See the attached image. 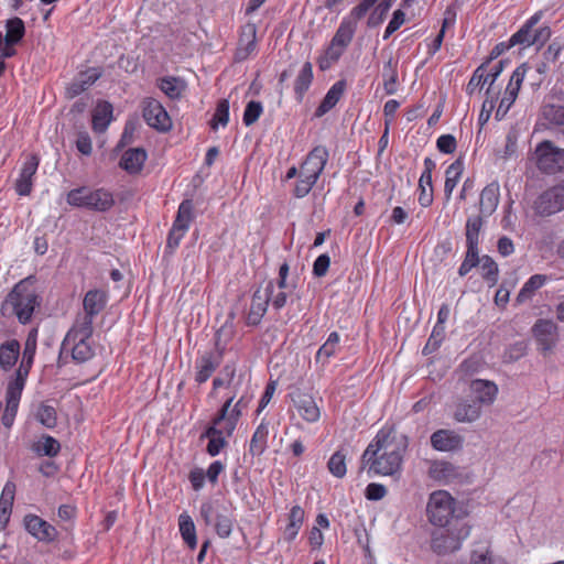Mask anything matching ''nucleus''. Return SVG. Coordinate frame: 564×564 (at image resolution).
Masks as SVG:
<instances>
[{"label":"nucleus","mask_w":564,"mask_h":564,"mask_svg":"<svg viewBox=\"0 0 564 564\" xmlns=\"http://www.w3.org/2000/svg\"><path fill=\"white\" fill-rule=\"evenodd\" d=\"M408 445L404 434L398 433L393 427H382L364 452L362 465L368 467V473L375 475H399Z\"/></svg>","instance_id":"f257e3e1"},{"label":"nucleus","mask_w":564,"mask_h":564,"mask_svg":"<svg viewBox=\"0 0 564 564\" xmlns=\"http://www.w3.org/2000/svg\"><path fill=\"white\" fill-rule=\"evenodd\" d=\"M40 304L41 297L35 284L32 278H26L18 282L6 296L2 311L11 313L21 324L25 325L31 322L33 313Z\"/></svg>","instance_id":"f03ea898"},{"label":"nucleus","mask_w":564,"mask_h":564,"mask_svg":"<svg viewBox=\"0 0 564 564\" xmlns=\"http://www.w3.org/2000/svg\"><path fill=\"white\" fill-rule=\"evenodd\" d=\"M94 327L74 323L67 332L61 347V355H72L77 362H85L94 356V348L90 344Z\"/></svg>","instance_id":"7ed1b4c3"},{"label":"nucleus","mask_w":564,"mask_h":564,"mask_svg":"<svg viewBox=\"0 0 564 564\" xmlns=\"http://www.w3.org/2000/svg\"><path fill=\"white\" fill-rule=\"evenodd\" d=\"M456 509L455 498L446 490H435L429 496L426 516L433 525L445 527Z\"/></svg>","instance_id":"20e7f679"},{"label":"nucleus","mask_w":564,"mask_h":564,"mask_svg":"<svg viewBox=\"0 0 564 564\" xmlns=\"http://www.w3.org/2000/svg\"><path fill=\"white\" fill-rule=\"evenodd\" d=\"M470 534L466 524L454 525L449 529H438L433 532L431 547L438 555H445L462 547V543Z\"/></svg>","instance_id":"39448f33"},{"label":"nucleus","mask_w":564,"mask_h":564,"mask_svg":"<svg viewBox=\"0 0 564 564\" xmlns=\"http://www.w3.org/2000/svg\"><path fill=\"white\" fill-rule=\"evenodd\" d=\"M194 219V205L192 200L185 199L183 200L177 210L176 218L174 224L170 230L167 237V247L171 249H175L178 247L182 238L189 229L191 223Z\"/></svg>","instance_id":"423d86ee"},{"label":"nucleus","mask_w":564,"mask_h":564,"mask_svg":"<svg viewBox=\"0 0 564 564\" xmlns=\"http://www.w3.org/2000/svg\"><path fill=\"white\" fill-rule=\"evenodd\" d=\"M532 335L539 350L544 355L551 352L558 341V326L552 319L540 318L532 326Z\"/></svg>","instance_id":"0eeeda50"},{"label":"nucleus","mask_w":564,"mask_h":564,"mask_svg":"<svg viewBox=\"0 0 564 564\" xmlns=\"http://www.w3.org/2000/svg\"><path fill=\"white\" fill-rule=\"evenodd\" d=\"M143 120L159 132H166L172 128V120L163 105L151 97L143 99Z\"/></svg>","instance_id":"6e6552de"},{"label":"nucleus","mask_w":564,"mask_h":564,"mask_svg":"<svg viewBox=\"0 0 564 564\" xmlns=\"http://www.w3.org/2000/svg\"><path fill=\"white\" fill-rule=\"evenodd\" d=\"M108 295L102 290H89L83 300L84 314L79 315L75 323L93 326L94 318L105 308L107 305Z\"/></svg>","instance_id":"1a4fd4ad"},{"label":"nucleus","mask_w":564,"mask_h":564,"mask_svg":"<svg viewBox=\"0 0 564 564\" xmlns=\"http://www.w3.org/2000/svg\"><path fill=\"white\" fill-rule=\"evenodd\" d=\"M328 160V151L325 147H315L306 156L299 170V177L317 182Z\"/></svg>","instance_id":"9d476101"},{"label":"nucleus","mask_w":564,"mask_h":564,"mask_svg":"<svg viewBox=\"0 0 564 564\" xmlns=\"http://www.w3.org/2000/svg\"><path fill=\"white\" fill-rule=\"evenodd\" d=\"M24 529L39 542L52 543L57 539L58 531L41 517L29 513L23 518Z\"/></svg>","instance_id":"9b49d317"},{"label":"nucleus","mask_w":564,"mask_h":564,"mask_svg":"<svg viewBox=\"0 0 564 564\" xmlns=\"http://www.w3.org/2000/svg\"><path fill=\"white\" fill-rule=\"evenodd\" d=\"M538 167L545 173L561 171L562 149L551 141L541 142L535 149Z\"/></svg>","instance_id":"f8f14e48"},{"label":"nucleus","mask_w":564,"mask_h":564,"mask_svg":"<svg viewBox=\"0 0 564 564\" xmlns=\"http://www.w3.org/2000/svg\"><path fill=\"white\" fill-rule=\"evenodd\" d=\"M525 73L527 68L524 67V65L517 67L512 73L509 84L505 90L503 97L501 98L496 111V118L498 120H501L507 115V112L516 101L521 84L525 77Z\"/></svg>","instance_id":"ddd939ff"},{"label":"nucleus","mask_w":564,"mask_h":564,"mask_svg":"<svg viewBox=\"0 0 564 564\" xmlns=\"http://www.w3.org/2000/svg\"><path fill=\"white\" fill-rule=\"evenodd\" d=\"M274 291L272 281L268 282L263 289H257L252 295L251 305L247 315V324L251 326L258 325L264 316L268 305Z\"/></svg>","instance_id":"4468645a"},{"label":"nucleus","mask_w":564,"mask_h":564,"mask_svg":"<svg viewBox=\"0 0 564 564\" xmlns=\"http://www.w3.org/2000/svg\"><path fill=\"white\" fill-rule=\"evenodd\" d=\"M40 165V158L37 154H29L19 173V177L15 181V192L19 196H29L33 189V178Z\"/></svg>","instance_id":"2eb2a0df"},{"label":"nucleus","mask_w":564,"mask_h":564,"mask_svg":"<svg viewBox=\"0 0 564 564\" xmlns=\"http://www.w3.org/2000/svg\"><path fill=\"white\" fill-rule=\"evenodd\" d=\"M104 74L101 67H88L82 70L77 76L67 85L65 95L68 99H73L87 89H89Z\"/></svg>","instance_id":"dca6fc26"},{"label":"nucleus","mask_w":564,"mask_h":564,"mask_svg":"<svg viewBox=\"0 0 564 564\" xmlns=\"http://www.w3.org/2000/svg\"><path fill=\"white\" fill-rule=\"evenodd\" d=\"M236 395H231L221 406L219 413L214 417L216 425H220L227 431V436H231L238 420L241 415L240 403H243L245 397H241L232 406Z\"/></svg>","instance_id":"f3484780"},{"label":"nucleus","mask_w":564,"mask_h":564,"mask_svg":"<svg viewBox=\"0 0 564 564\" xmlns=\"http://www.w3.org/2000/svg\"><path fill=\"white\" fill-rule=\"evenodd\" d=\"M236 395H231L221 406L219 413L214 417L216 425H220L227 431V436H231L238 420L241 415L240 403H243L245 397H241L232 406Z\"/></svg>","instance_id":"a211bd4d"},{"label":"nucleus","mask_w":564,"mask_h":564,"mask_svg":"<svg viewBox=\"0 0 564 564\" xmlns=\"http://www.w3.org/2000/svg\"><path fill=\"white\" fill-rule=\"evenodd\" d=\"M291 398L299 415L303 420L308 423H314L319 420L321 410L312 395L296 391L292 393Z\"/></svg>","instance_id":"6ab92c4d"},{"label":"nucleus","mask_w":564,"mask_h":564,"mask_svg":"<svg viewBox=\"0 0 564 564\" xmlns=\"http://www.w3.org/2000/svg\"><path fill=\"white\" fill-rule=\"evenodd\" d=\"M257 48V25L247 23L241 28L238 47L235 53L237 62L246 61Z\"/></svg>","instance_id":"aec40b11"},{"label":"nucleus","mask_w":564,"mask_h":564,"mask_svg":"<svg viewBox=\"0 0 564 564\" xmlns=\"http://www.w3.org/2000/svg\"><path fill=\"white\" fill-rule=\"evenodd\" d=\"M113 120V107L109 101L99 100L91 111V129L95 133H104Z\"/></svg>","instance_id":"412c9836"},{"label":"nucleus","mask_w":564,"mask_h":564,"mask_svg":"<svg viewBox=\"0 0 564 564\" xmlns=\"http://www.w3.org/2000/svg\"><path fill=\"white\" fill-rule=\"evenodd\" d=\"M535 212L541 216H550L564 209L563 203L555 188L552 186L544 191L534 203Z\"/></svg>","instance_id":"4be33fe9"},{"label":"nucleus","mask_w":564,"mask_h":564,"mask_svg":"<svg viewBox=\"0 0 564 564\" xmlns=\"http://www.w3.org/2000/svg\"><path fill=\"white\" fill-rule=\"evenodd\" d=\"M470 393L480 406L490 405L498 393V388L492 381L476 379L470 383Z\"/></svg>","instance_id":"5701e85b"},{"label":"nucleus","mask_w":564,"mask_h":564,"mask_svg":"<svg viewBox=\"0 0 564 564\" xmlns=\"http://www.w3.org/2000/svg\"><path fill=\"white\" fill-rule=\"evenodd\" d=\"M227 431L220 425H216L213 421L212 424L200 435V438H208L207 453L210 456H216L227 445Z\"/></svg>","instance_id":"b1692460"},{"label":"nucleus","mask_w":564,"mask_h":564,"mask_svg":"<svg viewBox=\"0 0 564 564\" xmlns=\"http://www.w3.org/2000/svg\"><path fill=\"white\" fill-rule=\"evenodd\" d=\"M223 354L218 352L217 355L213 352H207L203 355L200 358L196 360L195 369V380L198 383L206 382L214 371L218 368L221 361Z\"/></svg>","instance_id":"393cba45"},{"label":"nucleus","mask_w":564,"mask_h":564,"mask_svg":"<svg viewBox=\"0 0 564 564\" xmlns=\"http://www.w3.org/2000/svg\"><path fill=\"white\" fill-rule=\"evenodd\" d=\"M158 87L166 97L172 100L181 99L186 91V82L176 76H163L155 79Z\"/></svg>","instance_id":"a878e982"},{"label":"nucleus","mask_w":564,"mask_h":564,"mask_svg":"<svg viewBox=\"0 0 564 564\" xmlns=\"http://www.w3.org/2000/svg\"><path fill=\"white\" fill-rule=\"evenodd\" d=\"M36 330L31 332L28 335V338L24 344L22 360L20 362V366L15 372V376L22 377L24 379L28 378L29 372L32 368L35 352H36Z\"/></svg>","instance_id":"bb28decb"},{"label":"nucleus","mask_w":564,"mask_h":564,"mask_svg":"<svg viewBox=\"0 0 564 564\" xmlns=\"http://www.w3.org/2000/svg\"><path fill=\"white\" fill-rule=\"evenodd\" d=\"M458 476L457 468L448 462L435 460L429 467V477L435 481L447 484Z\"/></svg>","instance_id":"cd10ccee"},{"label":"nucleus","mask_w":564,"mask_h":564,"mask_svg":"<svg viewBox=\"0 0 564 564\" xmlns=\"http://www.w3.org/2000/svg\"><path fill=\"white\" fill-rule=\"evenodd\" d=\"M20 343L17 339H9L0 345V368L3 371L11 370L20 356Z\"/></svg>","instance_id":"c85d7f7f"},{"label":"nucleus","mask_w":564,"mask_h":564,"mask_svg":"<svg viewBox=\"0 0 564 564\" xmlns=\"http://www.w3.org/2000/svg\"><path fill=\"white\" fill-rule=\"evenodd\" d=\"M500 189L499 184L494 182L488 184L480 194V212L485 216H490L499 204Z\"/></svg>","instance_id":"c756f323"},{"label":"nucleus","mask_w":564,"mask_h":564,"mask_svg":"<svg viewBox=\"0 0 564 564\" xmlns=\"http://www.w3.org/2000/svg\"><path fill=\"white\" fill-rule=\"evenodd\" d=\"M432 446L442 452H448L460 445V437L453 432L438 430L431 436Z\"/></svg>","instance_id":"7c9ffc66"},{"label":"nucleus","mask_w":564,"mask_h":564,"mask_svg":"<svg viewBox=\"0 0 564 564\" xmlns=\"http://www.w3.org/2000/svg\"><path fill=\"white\" fill-rule=\"evenodd\" d=\"M346 84L344 80L336 82L327 91L321 105L316 109L315 116L322 117L327 113L341 98L345 91Z\"/></svg>","instance_id":"2f4dec72"},{"label":"nucleus","mask_w":564,"mask_h":564,"mask_svg":"<svg viewBox=\"0 0 564 564\" xmlns=\"http://www.w3.org/2000/svg\"><path fill=\"white\" fill-rule=\"evenodd\" d=\"M119 167L128 174H138L141 172V148H129L121 151Z\"/></svg>","instance_id":"473e14b6"},{"label":"nucleus","mask_w":564,"mask_h":564,"mask_svg":"<svg viewBox=\"0 0 564 564\" xmlns=\"http://www.w3.org/2000/svg\"><path fill=\"white\" fill-rule=\"evenodd\" d=\"M481 406L476 402L462 401L454 411V417L457 422L471 423L480 417Z\"/></svg>","instance_id":"72a5a7b5"},{"label":"nucleus","mask_w":564,"mask_h":564,"mask_svg":"<svg viewBox=\"0 0 564 564\" xmlns=\"http://www.w3.org/2000/svg\"><path fill=\"white\" fill-rule=\"evenodd\" d=\"M31 449L39 456L55 457L61 452V444L55 437L45 434L32 444Z\"/></svg>","instance_id":"f704fd0d"},{"label":"nucleus","mask_w":564,"mask_h":564,"mask_svg":"<svg viewBox=\"0 0 564 564\" xmlns=\"http://www.w3.org/2000/svg\"><path fill=\"white\" fill-rule=\"evenodd\" d=\"M464 170V163L460 159L454 161L445 172V184H444V193L445 197L448 200L453 194L454 188L456 187L462 173Z\"/></svg>","instance_id":"c9c22d12"},{"label":"nucleus","mask_w":564,"mask_h":564,"mask_svg":"<svg viewBox=\"0 0 564 564\" xmlns=\"http://www.w3.org/2000/svg\"><path fill=\"white\" fill-rule=\"evenodd\" d=\"M468 564H507V562L496 555L489 546H480L470 552Z\"/></svg>","instance_id":"e433bc0d"},{"label":"nucleus","mask_w":564,"mask_h":564,"mask_svg":"<svg viewBox=\"0 0 564 564\" xmlns=\"http://www.w3.org/2000/svg\"><path fill=\"white\" fill-rule=\"evenodd\" d=\"M115 205V198L110 191L96 188L91 192L90 210L107 212Z\"/></svg>","instance_id":"4c0bfd02"},{"label":"nucleus","mask_w":564,"mask_h":564,"mask_svg":"<svg viewBox=\"0 0 564 564\" xmlns=\"http://www.w3.org/2000/svg\"><path fill=\"white\" fill-rule=\"evenodd\" d=\"M178 528L184 542L191 547L195 549L197 545L196 528L193 519L186 512L178 517Z\"/></svg>","instance_id":"58836bf2"},{"label":"nucleus","mask_w":564,"mask_h":564,"mask_svg":"<svg viewBox=\"0 0 564 564\" xmlns=\"http://www.w3.org/2000/svg\"><path fill=\"white\" fill-rule=\"evenodd\" d=\"M313 80V67L310 62L304 63L302 66L295 83L294 91L299 101L303 99L305 91L310 88Z\"/></svg>","instance_id":"ea45409f"},{"label":"nucleus","mask_w":564,"mask_h":564,"mask_svg":"<svg viewBox=\"0 0 564 564\" xmlns=\"http://www.w3.org/2000/svg\"><path fill=\"white\" fill-rule=\"evenodd\" d=\"M25 25L22 19L15 17L9 19L6 23L4 42L8 44H18L24 37Z\"/></svg>","instance_id":"a19ab883"},{"label":"nucleus","mask_w":564,"mask_h":564,"mask_svg":"<svg viewBox=\"0 0 564 564\" xmlns=\"http://www.w3.org/2000/svg\"><path fill=\"white\" fill-rule=\"evenodd\" d=\"M340 336L337 332H333L329 334L327 340L319 347L316 352V361L326 364L339 348Z\"/></svg>","instance_id":"79ce46f5"},{"label":"nucleus","mask_w":564,"mask_h":564,"mask_svg":"<svg viewBox=\"0 0 564 564\" xmlns=\"http://www.w3.org/2000/svg\"><path fill=\"white\" fill-rule=\"evenodd\" d=\"M356 30L357 28L355 26L352 20L343 19L339 28L332 39L334 45H339L345 50L350 44Z\"/></svg>","instance_id":"37998d69"},{"label":"nucleus","mask_w":564,"mask_h":564,"mask_svg":"<svg viewBox=\"0 0 564 564\" xmlns=\"http://www.w3.org/2000/svg\"><path fill=\"white\" fill-rule=\"evenodd\" d=\"M269 435V429L265 423H261L254 431L250 445L249 452L252 456H260L267 448V440Z\"/></svg>","instance_id":"c03bdc74"},{"label":"nucleus","mask_w":564,"mask_h":564,"mask_svg":"<svg viewBox=\"0 0 564 564\" xmlns=\"http://www.w3.org/2000/svg\"><path fill=\"white\" fill-rule=\"evenodd\" d=\"M91 192L85 186L70 189L66 195V202L73 207L90 209Z\"/></svg>","instance_id":"a18cd8bd"},{"label":"nucleus","mask_w":564,"mask_h":564,"mask_svg":"<svg viewBox=\"0 0 564 564\" xmlns=\"http://www.w3.org/2000/svg\"><path fill=\"white\" fill-rule=\"evenodd\" d=\"M547 281V276L544 274H534L532 275L522 286L520 290L517 302L523 303L528 300H530L536 290L542 288L545 282Z\"/></svg>","instance_id":"49530a36"},{"label":"nucleus","mask_w":564,"mask_h":564,"mask_svg":"<svg viewBox=\"0 0 564 564\" xmlns=\"http://www.w3.org/2000/svg\"><path fill=\"white\" fill-rule=\"evenodd\" d=\"M383 87L388 95H393L397 91V63L390 57L382 68Z\"/></svg>","instance_id":"de8ad7c7"},{"label":"nucleus","mask_w":564,"mask_h":564,"mask_svg":"<svg viewBox=\"0 0 564 564\" xmlns=\"http://www.w3.org/2000/svg\"><path fill=\"white\" fill-rule=\"evenodd\" d=\"M482 219L479 216L469 217L466 223V245L468 249H478L479 232Z\"/></svg>","instance_id":"09e8293b"},{"label":"nucleus","mask_w":564,"mask_h":564,"mask_svg":"<svg viewBox=\"0 0 564 564\" xmlns=\"http://www.w3.org/2000/svg\"><path fill=\"white\" fill-rule=\"evenodd\" d=\"M26 379L15 376L13 380H10L6 391V403L20 404L22 391L24 389Z\"/></svg>","instance_id":"8fccbe9b"},{"label":"nucleus","mask_w":564,"mask_h":564,"mask_svg":"<svg viewBox=\"0 0 564 564\" xmlns=\"http://www.w3.org/2000/svg\"><path fill=\"white\" fill-rule=\"evenodd\" d=\"M135 131H137V123L133 120L127 121L119 141L117 142L116 147L112 149V155H118L127 147H129L130 144L133 143Z\"/></svg>","instance_id":"3c124183"},{"label":"nucleus","mask_w":564,"mask_h":564,"mask_svg":"<svg viewBox=\"0 0 564 564\" xmlns=\"http://www.w3.org/2000/svg\"><path fill=\"white\" fill-rule=\"evenodd\" d=\"M36 420L47 429H54L57 424V413L54 406L41 403L35 413Z\"/></svg>","instance_id":"603ef678"},{"label":"nucleus","mask_w":564,"mask_h":564,"mask_svg":"<svg viewBox=\"0 0 564 564\" xmlns=\"http://www.w3.org/2000/svg\"><path fill=\"white\" fill-rule=\"evenodd\" d=\"M479 264L484 280L489 286H494L498 282L499 270L497 263L490 257L484 256Z\"/></svg>","instance_id":"864d4df0"},{"label":"nucleus","mask_w":564,"mask_h":564,"mask_svg":"<svg viewBox=\"0 0 564 564\" xmlns=\"http://www.w3.org/2000/svg\"><path fill=\"white\" fill-rule=\"evenodd\" d=\"M327 467L333 476L337 478H343L347 473L346 454L341 449L335 452L330 456L327 463Z\"/></svg>","instance_id":"5fc2aeb1"},{"label":"nucleus","mask_w":564,"mask_h":564,"mask_svg":"<svg viewBox=\"0 0 564 564\" xmlns=\"http://www.w3.org/2000/svg\"><path fill=\"white\" fill-rule=\"evenodd\" d=\"M344 48L339 45H334V42L330 41V44L326 48L325 53L321 58L318 59V65L322 70L328 69L332 64L337 62L339 57L344 53Z\"/></svg>","instance_id":"6e6d98bb"},{"label":"nucleus","mask_w":564,"mask_h":564,"mask_svg":"<svg viewBox=\"0 0 564 564\" xmlns=\"http://www.w3.org/2000/svg\"><path fill=\"white\" fill-rule=\"evenodd\" d=\"M234 527V519L231 516L217 513L215 529L219 538L227 539L231 532Z\"/></svg>","instance_id":"4d7b16f0"},{"label":"nucleus","mask_w":564,"mask_h":564,"mask_svg":"<svg viewBox=\"0 0 564 564\" xmlns=\"http://www.w3.org/2000/svg\"><path fill=\"white\" fill-rule=\"evenodd\" d=\"M234 335V327L231 323H225L216 333L215 336V346L218 352L223 354L226 348L227 343L231 339Z\"/></svg>","instance_id":"13d9d810"},{"label":"nucleus","mask_w":564,"mask_h":564,"mask_svg":"<svg viewBox=\"0 0 564 564\" xmlns=\"http://www.w3.org/2000/svg\"><path fill=\"white\" fill-rule=\"evenodd\" d=\"M229 121V101L227 99H221L216 108L214 118L212 120V128L214 130L217 129L218 124L225 127Z\"/></svg>","instance_id":"bf43d9fd"},{"label":"nucleus","mask_w":564,"mask_h":564,"mask_svg":"<svg viewBox=\"0 0 564 564\" xmlns=\"http://www.w3.org/2000/svg\"><path fill=\"white\" fill-rule=\"evenodd\" d=\"M478 249H468L464 261L462 262L458 274L465 276L473 268L477 267L480 262Z\"/></svg>","instance_id":"052dcab7"},{"label":"nucleus","mask_w":564,"mask_h":564,"mask_svg":"<svg viewBox=\"0 0 564 564\" xmlns=\"http://www.w3.org/2000/svg\"><path fill=\"white\" fill-rule=\"evenodd\" d=\"M262 111L263 107L260 101H249L243 112V123L247 127L253 124L260 118Z\"/></svg>","instance_id":"680f3d73"},{"label":"nucleus","mask_w":564,"mask_h":564,"mask_svg":"<svg viewBox=\"0 0 564 564\" xmlns=\"http://www.w3.org/2000/svg\"><path fill=\"white\" fill-rule=\"evenodd\" d=\"M533 29L522 25L511 37V45H522L524 47L533 45Z\"/></svg>","instance_id":"e2e57ef3"},{"label":"nucleus","mask_w":564,"mask_h":564,"mask_svg":"<svg viewBox=\"0 0 564 564\" xmlns=\"http://www.w3.org/2000/svg\"><path fill=\"white\" fill-rule=\"evenodd\" d=\"M487 83L485 77L484 66H479L469 79L466 91L468 95H473L478 88L482 87Z\"/></svg>","instance_id":"0e129e2a"},{"label":"nucleus","mask_w":564,"mask_h":564,"mask_svg":"<svg viewBox=\"0 0 564 564\" xmlns=\"http://www.w3.org/2000/svg\"><path fill=\"white\" fill-rule=\"evenodd\" d=\"M236 373V367L234 365H226L223 368V377H217L213 381V388L216 390L225 384L230 386Z\"/></svg>","instance_id":"69168bd1"},{"label":"nucleus","mask_w":564,"mask_h":564,"mask_svg":"<svg viewBox=\"0 0 564 564\" xmlns=\"http://www.w3.org/2000/svg\"><path fill=\"white\" fill-rule=\"evenodd\" d=\"M375 3L371 0H362L358 6H356L349 13L348 17L344 18V20H352L355 26L357 28L358 21L366 15L368 10Z\"/></svg>","instance_id":"338daca9"},{"label":"nucleus","mask_w":564,"mask_h":564,"mask_svg":"<svg viewBox=\"0 0 564 564\" xmlns=\"http://www.w3.org/2000/svg\"><path fill=\"white\" fill-rule=\"evenodd\" d=\"M419 203L423 207H429L433 202V186L432 181L429 184L422 182V177L419 180Z\"/></svg>","instance_id":"774afa93"}]
</instances>
